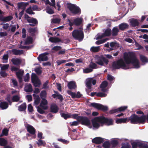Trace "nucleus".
Returning <instances> with one entry per match:
<instances>
[{
	"mask_svg": "<svg viewBox=\"0 0 148 148\" xmlns=\"http://www.w3.org/2000/svg\"><path fill=\"white\" fill-rule=\"evenodd\" d=\"M51 112L56 113L58 112V108L57 106L55 104H52L50 107Z\"/></svg>",
	"mask_w": 148,
	"mask_h": 148,
	"instance_id": "obj_22",
	"label": "nucleus"
},
{
	"mask_svg": "<svg viewBox=\"0 0 148 148\" xmlns=\"http://www.w3.org/2000/svg\"><path fill=\"white\" fill-rule=\"evenodd\" d=\"M92 126L94 128L97 129L100 127V124L99 123L102 124V121L100 117H96L91 120Z\"/></svg>",
	"mask_w": 148,
	"mask_h": 148,
	"instance_id": "obj_6",
	"label": "nucleus"
},
{
	"mask_svg": "<svg viewBox=\"0 0 148 148\" xmlns=\"http://www.w3.org/2000/svg\"><path fill=\"white\" fill-rule=\"evenodd\" d=\"M110 144L109 141L105 142L103 144V147L104 148H109L110 147Z\"/></svg>",
	"mask_w": 148,
	"mask_h": 148,
	"instance_id": "obj_47",
	"label": "nucleus"
},
{
	"mask_svg": "<svg viewBox=\"0 0 148 148\" xmlns=\"http://www.w3.org/2000/svg\"><path fill=\"white\" fill-rule=\"evenodd\" d=\"M128 119L127 118H120L119 119H117L116 121V122L117 124L121 123H125L127 121H128Z\"/></svg>",
	"mask_w": 148,
	"mask_h": 148,
	"instance_id": "obj_29",
	"label": "nucleus"
},
{
	"mask_svg": "<svg viewBox=\"0 0 148 148\" xmlns=\"http://www.w3.org/2000/svg\"><path fill=\"white\" fill-rule=\"evenodd\" d=\"M107 96L106 94L102 92H99L97 93L96 94V96L97 97H105Z\"/></svg>",
	"mask_w": 148,
	"mask_h": 148,
	"instance_id": "obj_54",
	"label": "nucleus"
},
{
	"mask_svg": "<svg viewBox=\"0 0 148 148\" xmlns=\"http://www.w3.org/2000/svg\"><path fill=\"white\" fill-rule=\"evenodd\" d=\"M33 96L34 97V99H35L34 101V103L35 105H37L40 103V98L38 95H36L35 94H33Z\"/></svg>",
	"mask_w": 148,
	"mask_h": 148,
	"instance_id": "obj_25",
	"label": "nucleus"
},
{
	"mask_svg": "<svg viewBox=\"0 0 148 148\" xmlns=\"http://www.w3.org/2000/svg\"><path fill=\"white\" fill-rule=\"evenodd\" d=\"M2 134L5 136H7L8 135V130L6 128L3 129L2 131Z\"/></svg>",
	"mask_w": 148,
	"mask_h": 148,
	"instance_id": "obj_58",
	"label": "nucleus"
},
{
	"mask_svg": "<svg viewBox=\"0 0 148 148\" xmlns=\"http://www.w3.org/2000/svg\"><path fill=\"white\" fill-rule=\"evenodd\" d=\"M80 118L79 121L81 122L82 124L89 126V127L90 128H92L90 121L88 118L86 116H80Z\"/></svg>",
	"mask_w": 148,
	"mask_h": 148,
	"instance_id": "obj_9",
	"label": "nucleus"
},
{
	"mask_svg": "<svg viewBox=\"0 0 148 148\" xmlns=\"http://www.w3.org/2000/svg\"><path fill=\"white\" fill-rule=\"evenodd\" d=\"M141 145L140 142H134L132 143V148H137V147L141 146Z\"/></svg>",
	"mask_w": 148,
	"mask_h": 148,
	"instance_id": "obj_39",
	"label": "nucleus"
},
{
	"mask_svg": "<svg viewBox=\"0 0 148 148\" xmlns=\"http://www.w3.org/2000/svg\"><path fill=\"white\" fill-rule=\"evenodd\" d=\"M25 12L29 14H35V12L32 11V7L31 6L26 10Z\"/></svg>",
	"mask_w": 148,
	"mask_h": 148,
	"instance_id": "obj_43",
	"label": "nucleus"
},
{
	"mask_svg": "<svg viewBox=\"0 0 148 148\" xmlns=\"http://www.w3.org/2000/svg\"><path fill=\"white\" fill-rule=\"evenodd\" d=\"M68 94L70 95L73 99L76 98V94L75 92H72L71 90H69L67 91Z\"/></svg>",
	"mask_w": 148,
	"mask_h": 148,
	"instance_id": "obj_45",
	"label": "nucleus"
},
{
	"mask_svg": "<svg viewBox=\"0 0 148 148\" xmlns=\"http://www.w3.org/2000/svg\"><path fill=\"white\" fill-rule=\"evenodd\" d=\"M146 119L148 123V114L146 117V116L144 114L143 115L140 117H139L138 115L134 114L132 115L129 117L128 121L130 120L131 123L132 124H140L144 123Z\"/></svg>",
	"mask_w": 148,
	"mask_h": 148,
	"instance_id": "obj_2",
	"label": "nucleus"
},
{
	"mask_svg": "<svg viewBox=\"0 0 148 148\" xmlns=\"http://www.w3.org/2000/svg\"><path fill=\"white\" fill-rule=\"evenodd\" d=\"M11 62L14 65H18L21 64V61L18 58H12L11 59Z\"/></svg>",
	"mask_w": 148,
	"mask_h": 148,
	"instance_id": "obj_26",
	"label": "nucleus"
},
{
	"mask_svg": "<svg viewBox=\"0 0 148 148\" xmlns=\"http://www.w3.org/2000/svg\"><path fill=\"white\" fill-rule=\"evenodd\" d=\"M35 71L38 75H40L42 73V71L39 67L36 68L35 69Z\"/></svg>",
	"mask_w": 148,
	"mask_h": 148,
	"instance_id": "obj_60",
	"label": "nucleus"
},
{
	"mask_svg": "<svg viewBox=\"0 0 148 148\" xmlns=\"http://www.w3.org/2000/svg\"><path fill=\"white\" fill-rule=\"evenodd\" d=\"M13 54L16 55H20L23 53V50H19L16 49H13L12 50Z\"/></svg>",
	"mask_w": 148,
	"mask_h": 148,
	"instance_id": "obj_23",
	"label": "nucleus"
},
{
	"mask_svg": "<svg viewBox=\"0 0 148 148\" xmlns=\"http://www.w3.org/2000/svg\"><path fill=\"white\" fill-rule=\"evenodd\" d=\"M72 35L75 39L79 42L82 41L84 37V32L81 29H75L72 32Z\"/></svg>",
	"mask_w": 148,
	"mask_h": 148,
	"instance_id": "obj_3",
	"label": "nucleus"
},
{
	"mask_svg": "<svg viewBox=\"0 0 148 148\" xmlns=\"http://www.w3.org/2000/svg\"><path fill=\"white\" fill-rule=\"evenodd\" d=\"M28 5H29L28 2H21L18 3L17 6L19 9L21 8L22 7H23L21 8V9H23L22 10L19 14L18 19L19 20L21 19L22 16L24 14V12L26 6Z\"/></svg>",
	"mask_w": 148,
	"mask_h": 148,
	"instance_id": "obj_7",
	"label": "nucleus"
},
{
	"mask_svg": "<svg viewBox=\"0 0 148 148\" xmlns=\"http://www.w3.org/2000/svg\"><path fill=\"white\" fill-rule=\"evenodd\" d=\"M100 46L92 47L90 49L91 51L92 52L96 53L98 52L100 50Z\"/></svg>",
	"mask_w": 148,
	"mask_h": 148,
	"instance_id": "obj_37",
	"label": "nucleus"
},
{
	"mask_svg": "<svg viewBox=\"0 0 148 148\" xmlns=\"http://www.w3.org/2000/svg\"><path fill=\"white\" fill-rule=\"evenodd\" d=\"M67 8L74 15L79 14L81 13L80 8L75 4L70 3H67Z\"/></svg>",
	"mask_w": 148,
	"mask_h": 148,
	"instance_id": "obj_4",
	"label": "nucleus"
},
{
	"mask_svg": "<svg viewBox=\"0 0 148 148\" xmlns=\"http://www.w3.org/2000/svg\"><path fill=\"white\" fill-rule=\"evenodd\" d=\"M9 64H3L2 66L1 67V70L2 71H5L7 70L9 67Z\"/></svg>",
	"mask_w": 148,
	"mask_h": 148,
	"instance_id": "obj_48",
	"label": "nucleus"
},
{
	"mask_svg": "<svg viewBox=\"0 0 148 148\" xmlns=\"http://www.w3.org/2000/svg\"><path fill=\"white\" fill-rule=\"evenodd\" d=\"M25 90L26 92H31L33 90L32 86L30 84H28L26 86L25 88Z\"/></svg>",
	"mask_w": 148,
	"mask_h": 148,
	"instance_id": "obj_33",
	"label": "nucleus"
},
{
	"mask_svg": "<svg viewBox=\"0 0 148 148\" xmlns=\"http://www.w3.org/2000/svg\"><path fill=\"white\" fill-rule=\"evenodd\" d=\"M27 129V131L30 134L32 135H34L36 133V130L35 129L32 125H28Z\"/></svg>",
	"mask_w": 148,
	"mask_h": 148,
	"instance_id": "obj_17",
	"label": "nucleus"
},
{
	"mask_svg": "<svg viewBox=\"0 0 148 148\" xmlns=\"http://www.w3.org/2000/svg\"><path fill=\"white\" fill-rule=\"evenodd\" d=\"M104 141V139L100 137H97L94 138L92 140V142L94 143L99 144Z\"/></svg>",
	"mask_w": 148,
	"mask_h": 148,
	"instance_id": "obj_15",
	"label": "nucleus"
},
{
	"mask_svg": "<svg viewBox=\"0 0 148 148\" xmlns=\"http://www.w3.org/2000/svg\"><path fill=\"white\" fill-rule=\"evenodd\" d=\"M0 74L3 77H6L8 76V74L6 73V72L4 71H1L0 72Z\"/></svg>",
	"mask_w": 148,
	"mask_h": 148,
	"instance_id": "obj_62",
	"label": "nucleus"
},
{
	"mask_svg": "<svg viewBox=\"0 0 148 148\" xmlns=\"http://www.w3.org/2000/svg\"><path fill=\"white\" fill-rule=\"evenodd\" d=\"M48 54V53L47 52L41 54L38 57V59L40 62L47 61L48 58L47 55Z\"/></svg>",
	"mask_w": 148,
	"mask_h": 148,
	"instance_id": "obj_12",
	"label": "nucleus"
},
{
	"mask_svg": "<svg viewBox=\"0 0 148 148\" xmlns=\"http://www.w3.org/2000/svg\"><path fill=\"white\" fill-rule=\"evenodd\" d=\"M71 118L75 119H78L79 121L80 119V116H79L78 114H76L71 115Z\"/></svg>",
	"mask_w": 148,
	"mask_h": 148,
	"instance_id": "obj_57",
	"label": "nucleus"
},
{
	"mask_svg": "<svg viewBox=\"0 0 148 148\" xmlns=\"http://www.w3.org/2000/svg\"><path fill=\"white\" fill-rule=\"evenodd\" d=\"M93 69L89 68H86L83 69V72L84 73H87L91 72L93 71Z\"/></svg>",
	"mask_w": 148,
	"mask_h": 148,
	"instance_id": "obj_56",
	"label": "nucleus"
},
{
	"mask_svg": "<svg viewBox=\"0 0 148 148\" xmlns=\"http://www.w3.org/2000/svg\"><path fill=\"white\" fill-rule=\"evenodd\" d=\"M129 22L130 26L133 27L138 26L139 24L138 20L134 18H132L129 20Z\"/></svg>",
	"mask_w": 148,
	"mask_h": 148,
	"instance_id": "obj_13",
	"label": "nucleus"
},
{
	"mask_svg": "<svg viewBox=\"0 0 148 148\" xmlns=\"http://www.w3.org/2000/svg\"><path fill=\"white\" fill-rule=\"evenodd\" d=\"M124 59L121 58L116 61L113 62L112 63V66L113 69H119L120 68L124 69H127L132 67H130V64H132L135 68L140 67L139 62L135 54L132 52H129L128 53H124Z\"/></svg>",
	"mask_w": 148,
	"mask_h": 148,
	"instance_id": "obj_1",
	"label": "nucleus"
},
{
	"mask_svg": "<svg viewBox=\"0 0 148 148\" xmlns=\"http://www.w3.org/2000/svg\"><path fill=\"white\" fill-rule=\"evenodd\" d=\"M97 65L95 63L91 62H90L89 66L90 68L93 69L97 68Z\"/></svg>",
	"mask_w": 148,
	"mask_h": 148,
	"instance_id": "obj_44",
	"label": "nucleus"
},
{
	"mask_svg": "<svg viewBox=\"0 0 148 148\" xmlns=\"http://www.w3.org/2000/svg\"><path fill=\"white\" fill-rule=\"evenodd\" d=\"M67 87L69 89L71 90L73 89H75L77 88V85L76 83L74 81H70L69 82L68 84Z\"/></svg>",
	"mask_w": 148,
	"mask_h": 148,
	"instance_id": "obj_18",
	"label": "nucleus"
},
{
	"mask_svg": "<svg viewBox=\"0 0 148 148\" xmlns=\"http://www.w3.org/2000/svg\"><path fill=\"white\" fill-rule=\"evenodd\" d=\"M12 18L13 17L11 16H9L6 17H4L3 16L2 21L6 22L10 21Z\"/></svg>",
	"mask_w": 148,
	"mask_h": 148,
	"instance_id": "obj_31",
	"label": "nucleus"
},
{
	"mask_svg": "<svg viewBox=\"0 0 148 148\" xmlns=\"http://www.w3.org/2000/svg\"><path fill=\"white\" fill-rule=\"evenodd\" d=\"M119 32V30L118 28L116 27H114L112 29V36H116L118 35Z\"/></svg>",
	"mask_w": 148,
	"mask_h": 148,
	"instance_id": "obj_34",
	"label": "nucleus"
},
{
	"mask_svg": "<svg viewBox=\"0 0 148 148\" xmlns=\"http://www.w3.org/2000/svg\"><path fill=\"white\" fill-rule=\"evenodd\" d=\"M24 73L23 70H19L16 73V75L19 80V82H21L22 81V77L23 76Z\"/></svg>",
	"mask_w": 148,
	"mask_h": 148,
	"instance_id": "obj_14",
	"label": "nucleus"
},
{
	"mask_svg": "<svg viewBox=\"0 0 148 148\" xmlns=\"http://www.w3.org/2000/svg\"><path fill=\"white\" fill-rule=\"evenodd\" d=\"M127 107L126 106H122L117 109H113L110 110L109 112V113L110 114L118 112H121L124 111L127 108Z\"/></svg>",
	"mask_w": 148,
	"mask_h": 148,
	"instance_id": "obj_11",
	"label": "nucleus"
},
{
	"mask_svg": "<svg viewBox=\"0 0 148 148\" xmlns=\"http://www.w3.org/2000/svg\"><path fill=\"white\" fill-rule=\"evenodd\" d=\"M37 108V111L40 114H43L45 113V111L39 107L38 106Z\"/></svg>",
	"mask_w": 148,
	"mask_h": 148,
	"instance_id": "obj_59",
	"label": "nucleus"
},
{
	"mask_svg": "<svg viewBox=\"0 0 148 148\" xmlns=\"http://www.w3.org/2000/svg\"><path fill=\"white\" fill-rule=\"evenodd\" d=\"M37 144L38 146H45V143L41 139H39L38 140V142H37Z\"/></svg>",
	"mask_w": 148,
	"mask_h": 148,
	"instance_id": "obj_50",
	"label": "nucleus"
},
{
	"mask_svg": "<svg viewBox=\"0 0 148 148\" xmlns=\"http://www.w3.org/2000/svg\"><path fill=\"white\" fill-rule=\"evenodd\" d=\"M26 108V103H24L18 107V109L20 111H24L25 110Z\"/></svg>",
	"mask_w": 148,
	"mask_h": 148,
	"instance_id": "obj_24",
	"label": "nucleus"
},
{
	"mask_svg": "<svg viewBox=\"0 0 148 148\" xmlns=\"http://www.w3.org/2000/svg\"><path fill=\"white\" fill-rule=\"evenodd\" d=\"M8 143V142L6 140L2 138H0V146L5 147L7 145Z\"/></svg>",
	"mask_w": 148,
	"mask_h": 148,
	"instance_id": "obj_28",
	"label": "nucleus"
},
{
	"mask_svg": "<svg viewBox=\"0 0 148 148\" xmlns=\"http://www.w3.org/2000/svg\"><path fill=\"white\" fill-rule=\"evenodd\" d=\"M60 115L61 117L63 118L65 120L67 119L68 118H71V114L70 113H67L66 114L61 113Z\"/></svg>",
	"mask_w": 148,
	"mask_h": 148,
	"instance_id": "obj_32",
	"label": "nucleus"
},
{
	"mask_svg": "<svg viewBox=\"0 0 148 148\" xmlns=\"http://www.w3.org/2000/svg\"><path fill=\"white\" fill-rule=\"evenodd\" d=\"M58 140L65 144H67L69 142L67 140L62 138H58Z\"/></svg>",
	"mask_w": 148,
	"mask_h": 148,
	"instance_id": "obj_63",
	"label": "nucleus"
},
{
	"mask_svg": "<svg viewBox=\"0 0 148 148\" xmlns=\"http://www.w3.org/2000/svg\"><path fill=\"white\" fill-rule=\"evenodd\" d=\"M119 29L122 31H123L127 29L129 27V25L125 23H123L119 24Z\"/></svg>",
	"mask_w": 148,
	"mask_h": 148,
	"instance_id": "obj_16",
	"label": "nucleus"
},
{
	"mask_svg": "<svg viewBox=\"0 0 148 148\" xmlns=\"http://www.w3.org/2000/svg\"><path fill=\"white\" fill-rule=\"evenodd\" d=\"M103 58V56L99 57L97 59V60L96 62V63L101 66H103L104 64L102 59Z\"/></svg>",
	"mask_w": 148,
	"mask_h": 148,
	"instance_id": "obj_38",
	"label": "nucleus"
},
{
	"mask_svg": "<svg viewBox=\"0 0 148 148\" xmlns=\"http://www.w3.org/2000/svg\"><path fill=\"white\" fill-rule=\"evenodd\" d=\"M90 106L96 108L99 110H102L103 112L106 111L108 109L107 106H104L101 104L96 103H91Z\"/></svg>",
	"mask_w": 148,
	"mask_h": 148,
	"instance_id": "obj_5",
	"label": "nucleus"
},
{
	"mask_svg": "<svg viewBox=\"0 0 148 148\" xmlns=\"http://www.w3.org/2000/svg\"><path fill=\"white\" fill-rule=\"evenodd\" d=\"M62 49V47L59 46H54L52 49V50L55 51H58Z\"/></svg>",
	"mask_w": 148,
	"mask_h": 148,
	"instance_id": "obj_61",
	"label": "nucleus"
},
{
	"mask_svg": "<svg viewBox=\"0 0 148 148\" xmlns=\"http://www.w3.org/2000/svg\"><path fill=\"white\" fill-rule=\"evenodd\" d=\"M20 99V97L17 95H14L13 96L12 100L14 102H17Z\"/></svg>",
	"mask_w": 148,
	"mask_h": 148,
	"instance_id": "obj_52",
	"label": "nucleus"
},
{
	"mask_svg": "<svg viewBox=\"0 0 148 148\" xmlns=\"http://www.w3.org/2000/svg\"><path fill=\"white\" fill-rule=\"evenodd\" d=\"M102 121V124H105L108 125H110L113 124V120L112 119H108L104 116H101Z\"/></svg>",
	"mask_w": 148,
	"mask_h": 148,
	"instance_id": "obj_10",
	"label": "nucleus"
},
{
	"mask_svg": "<svg viewBox=\"0 0 148 148\" xmlns=\"http://www.w3.org/2000/svg\"><path fill=\"white\" fill-rule=\"evenodd\" d=\"M111 143L112 146L113 147H116L118 145V141L116 140H112Z\"/></svg>",
	"mask_w": 148,
	"mask_h": 148,
	"instance_id": "obj_49",
	"label": "nucleus"
},
{
	"mask_svg": "<svg viewBox=\"0 0 148 148\" xmlns=\"http://www.w3.org/2000/svg\"><path fill=\"white\" fill-rule=\"evenodd\" d=\"M27 21L29 23H32L35 24H37L38 23L37 20L33 18H32L31 19H27Z\"/></svg>",
	"mask_w": 148,
	"mask_h": 148,
	"instance_id": "obj_41",
	"label": "nucleus"
},
{
	"mask_svg": "<svg viewBox=\"0 0 148 148\" xmlns=\"http://www.w3.org/2000/svg\"><path fill=\"white\" fill-rule=\"evenodd\" d=\"M46 91L45 90L41 91L40 94V96L41 98H45L47 96Z\"/></svg>",
	"mask_w": 148,
	"mask_h": 148,
	"instance_id": "obj_46",
	"label": "nucleus"
},
{
	"mask_svg": "<svg viewBox=\"0 0 148 148\" xmlns=\"http://www.w3.org/2000/svg\"><path fill=\"white\" fill-rule=\"evenodd\" d=\"M60 22V19L58 18L51 19V22L53 23H59Z\"/></svg>",
	"mask_w": 148,
	"mask_h": 148,
	"instance_id": "obj_51",
	"label": "nucleus"
},
{
	"mask_svg": "<svg viewBox=\"0 0 148 148\" xmlns=\"http://www.w3.org/2000/svg\"><path fill=\"white\" fill-rule=\"evenodd\" d=\"M49 41L52 42L57 43L60 42H61V40L59 38L57 37H51L49 39Z\"/></svg>",
	"mask_w": 148,
	"mask_h": 148,
	"instance_id": "obj_27",
	"label": "nucleus"
},
{
	"mask_svg": "<svg viewBox=\"0 0 148 148\" xmlns=\"http://www.w3.org/2000/svg\"><path fill=\"white\" fill-rule=\"evenodd\" d=\"M27 108L29 112H32L33 111V108L31 104L28 105Z\"/></svg>",
	"mask_w": 148,
	"mask_h": 148,
	"instance_id": "obj_64",
	"label": "nucleus"
},
{
	"mask_svg": "<svg viewBox=\"0 0 148 148\" xmlns=\"http://www.w3.org/2000/svg\"><path fill=\"white\" fill-rule=\"evenodd\" d=\"M31 80L34 86L39 87L41 82L37 76L34 73H32L31 76Z\"/></svg>",
	"mask_w": 148,
	"mask_h": 148,
	"instance_id": "obj_8",
	"label": "nucleus"
},
{
	"mask_svg": "<svg viewBox=\"0 0 148 148\" xmlns=\"http://www.w3.org/2000/svg\"><path fill=\"white\" fill-rule=\"evenodd\" d=\"M47 12L49 14H52L54 13L53 10L51 8L49 7H47Z\"/></svg>",
	"mask_w": 148,
	"mask_h": 148,
	"instance_id": "obj_55",
	"label": "nucleus"
},
{
	"mask_svg": "<svg viewBox=\"0 0 148 148\" xmlns=\"http://www.w3.org/2000/svg\"><path fill=\"white\" fill-rule=\"evenodd\" d=\"M33 43V39L32 37H27L24 42L25 45H29Z\"/></svg>",
	"mask_w": 148,
	"mask_h": 148,
	"instance_id": "obj_35",
	"label": "nucleus"
},
{
	"mask_svg": "<svg viewBox=\"0 0 148 148\" xmlns=\"http://www.w3.org/2000/svg\"><path fill=\"white\" fill-rule=\"evenodd\" d=\"M108 86V83L106 81H103L100 85L101 88H105Z\"/></svg>",
	"mask_w": 148,
	"mask_h": 148,
	"instance_id": "obj_53",
	"label": "nucleus"
},
{
	"mask_svg": "<svg viewBox=\"0 0 148 148\" xmlns=\"http://www.w3.org/2000/svg\"><path fill=\"white\" fill-rule=\"evenodd\" d=\"M42 100L40 104V107L42 108L44 110H47V106H45L44 105H47L48 102L46 99L45 98H42Z\"/></svg>",
	"mask_w": 148,
	"mask_h": 148,
	"instance_id": "obj_19",
	"label": "nucleus"
},
{
	"mask_svg": "<svg viewBox=\"0 0 148 148\" xmlns=\"http://www.w3.org/2000/svg\"><path fill=\"white\" fill-rule=\"evenodd\" d=\"M140 58L141 61L143 62L147 63L148 62V59L143 55H140Z\"/></svg>",
	"mask_w": 148,
	"mask_h": 148,
	"instance_id": "obj_42",
	"label": "nucleus"
},
{
	"mask_svg": "<svg viewBox=\"0 0 148 148\" xmlns=\"http://www.w3.org/2000/svg\"><path fill=\"white\" fill-rule=\"evenodd\" d=\"M111 29L109 28L106 29L104 33H103L105 36H109L111 35Z\"/></svg>",
	"mask_w": 148,
	"mask_h": 148,
	"instance_id": "obj_40",
	"label": "nucleus"
},
{
	"mask_svg": "<svg viewBox=\"0 0 148 148\" xmlns=\"http://www.w3.org/2000/svg\"><path fill=\"white\" fill-rule=\"evenodd\" d=\"M8 107V104L6 101H2L0 103V108L2 110L7 109Z\"/></svg>",
	"mask_w": 148,
	"mask_h": 148,
	"instance_id": "obj_21",
	"label": "nucleus"
},
{
	"mask_svg": "<svg viewBox=\"0 0 148 148\" xmlns=\"http://www.w3.org/2000/svg\"><path fill=\"white\" fill-rule=\"evenodd\" d=\"M92 79V78L88 79L86 82V87L89 90L91 89Z\"/></svg>",
	"mask_w": 148,
	"mask_h": 148,
	"instance_id": "obj_36",
	"label": "nucleus"
},
{
	"mask_svg": "<svg viewBox=\"0 0 148 148\" xmlns=\"http://www.w3.org/2000/svg\"><path fill=\"white\" fill-rule=\"evenodd\" d=\"M56 94H54L52 95V97L54 98L57 97L58 99L60 100L61 102H62L63 100V97L62 95L59 94L58 91H54Z\"/></svg>",
	"mask_w": 148,
	"mask_h": 148,
	"instance_id": "obj_20",
	"label": "nucleus"
},
{
	"mask_svg": "<svg viewBox=\"0 0 148 148\" xmlns=\"http://www.w3.org/2000/svg\"><path fill=\"white\" fill-rule=\"evenodd\" d=\"M74 24L76 26L80 25L82 23V18H77L74 20Z\"/></svg>",
	"mask_w": 148,
	"mask_h": 148,
	"instance_id": "obj_30",
	"label": "nucleus"
}]
</instances>
